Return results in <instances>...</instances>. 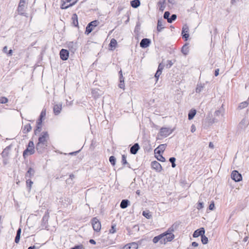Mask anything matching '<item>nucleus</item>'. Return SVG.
Here are the masks:
<instances>
[{
  "label": "nucleus",
  "mask_w": 249,
  "mask_h": 249,
  "mask_svg": "<svg viewBox=\"0 0 249 249\" xmlns=\"http://www.w3.org/2000/svg\"><path fill=\"white\" fill-rule=\"evenodd\" d=\"M35 152V150L34 142L32 141H30L27 148L23 152V156L25 158L26 156L33 155L34 154Z\"/></svg>",
  "instance_id": "1"
},
{
  "label": "nucleus",
  "mask_w": 249,
  "mask_h": 249,
  "mask_svg": "<svg viewBox=\"0 0 249 249\" xmlns=\"http://www.w3.org/2000/svg\"><path fill=\"white\" fill-rule=\"evenodd\" d=\"M174 226V225H173V226L169 228L166 231L162 233V234L165 235H164V238L165 239L166 243L168 242L171 241L175 237L174 234L172 233V232L174 231L173 228Z\"/></svg>",
  "instance_id": "2"
},
{
  "label": "nucleus",
  "mask_w": 249,
  "mask_h": 249,
  "mask_svg": "<svg viewBox=\"0 0 249 249\" xmlns=\"http://www.w3.org/2000/svg\"><path fill=\"white\" fill-rule=\"evenodd\" d=\"M49 212L48 210H47L44 215H43L42 220H41V227L42 229L48 230L49 225H48V220L49 218Z\"/></svg>",
  "instance_id": "3"
},
{
  "label": "nucleus",
  "mask_w": 249,
  "mask_h": 249,
  "mask_svg": "<svg viewBox=\"0 0 249 249\" xmlns=\"http://www.w3.org/2000/svg\"><path fill=\"white\" fill-rule=\"evenodd\" d=\"M49 136L47 132H42L38 138V143L39 144H47L48 145V140H49Z\"/></svg>",
  "instance_id": "4"
},
{
  "label": "nucleus",
  "mask_w": 249,
  "mask_h": 249,
  "mask_svg": "<svg viewBox=\"0 0 249 249\" xmlns=\"http://www.w3.org/2000/svg\"><path fill=\"white\" fill-rule=\"evenodd\" d=\"M99 23L97 20H95L89 22L87 26L85 34L88 35L93 30V28L96 27Z\"/></svg>",
  "instance_id": "5"
},
{
  "label": "nucleus",
  "mask_w": 249,
  "mask_h": 249,
  "mask_svg": "<svg viewBox=\"0 0 249 249\" xmlns=\"http://www.w3.org/2000/svg\"><path fill=\"white\" fill-rule=\"evenodd\" d=\"M173 132V129L167 127H161L159 133V136L167 137Z\"/></svg>",
  "instance_id": "6"
},
{
  "label": "nucleus",
  "mask_w": 249,
  "mask_h": 249,
  "mask_svg": "<svg viewBox=\"0 0 249 249\" xmlns=\"http://www.w3.org/2000/svg\"><path fill=\"white\" fill-rule=\"evenodd\" d=\"M91 224L95 231L98 232L100 231L101 228V223L97 217H93L91 219Z\"/></svg>",
  "instance_id": "7"
},
{
  "label": "nucleus",
  "mask_w": 249,
  "mask_h": 249,
  "mask_svg": "<svg viewBox=\"0 0 249 249\" xmlns=\"http://www.w3.org/2000/svg\"><path fill=\"white\" fill-rule=\"evenodd\" d=\"M231 178L235 182H239L242 179V177L241 174L236 170H233L231 172Z\"/></svg>",
  "instance_id": "8"
},
{
  "label": "nucleus",
  "mask_w": 249,
  "mask_h": 249,
  "mask_svg": "<svg viewBox=\"0 0 249 249\" xmlns=\"http://www.w3.org/2000/svg\"><path fill=\"white\" fill-rule=\"evenodd\" d=\"M60 57L62 60H68L69 56V52L67 50L62 49L60 51Z\"/></svg>",
  "instance_id": "9"
},
{
  "label": "nucleus",
  "mask_w": 249,
  "mask_h": 249,
  "mask_svg": "<svg viewBox=\"0 0 249 249\" xmlns=\"http://www.w3.org/2000/svg\"><path fill=\"white\" fill-rule=\"evenodd\" d=\"M62 105L61 103L55 104L53 107V112L55 115H58L61 112Z\"/></svg>",
  "instance_id": "10"
},
{
  "label": "nucleus",
  "mask_w": 249,
  "mask_h": 249,
  "mask_svg": "<svg viewBox=\"0 0 249 249\" xmlns=\"http://www.w3.org/2000/svg\"><path fill=\"white\" fill-rule=\"evenodd\" d=\"M25 6V0H20L18 6V11L19 14L21 15L24 14V8Z\"/></svg>",
  "instance_id": "11"
},
{
  "label": "nucleus",
  "mask_w": 249,
  "mask_h": 249,
  "mask_svg": "<svg viewBox=\"0 0 249 249\" xmlns=\"http://www.w3.org/2000/svg\"><path fill=\"white\" fill-rule=\"evenodd\" d=\"M67 46L69 50L74 53L77 48V42L71 41L67 43Z\"/></svg>",
  "instance_id": "12"
},
{
  "label": "nucleus",
  "mask_w": 249,
  "mask_h": 249,
  "mask_svg": "<svg viewBox=\"0 0 249 249\" xmlns=\"http://www.w3.org/2000/svg\"><path fill=\"white\" fill-rule=\"evenodd\" d=\"M151 43V40L149 38H144L142 39L140 46L142 48H146L148 47Z\"/></svg>",
  "instance_id": "13"
},
{
  "label": "nucleus",
  "mask_w": 249,
  "mask_h": 249,
  "mask_svg": "<svg viewBox=\"0 0 249 249\" xmlns=\"http://www.w3.org/2000/svg\"><path fill=\"white\" fill-rule=\"evenodd\" d=\"M205 231L204 228H200L194 231L193 234V236L195 238L198 237L199 236L201 237L202 235L205 234Z\"/></svg>",
  "instance_id": "14"
},
{
  "label": "nucleus",
  "mask_w": 249,
  "mask_h": 249,
  "mask_svg": "<svg viewBox=\"0 0 249 249\" xmlns=\"http://www.w3.org/2000/svg\"><path fill=\"white\" fill-rule=\"evenodd\" d=\"M166 147V144H161L158 146L157 148H156L155 150V154H160L163 153Z\"/></svg>",
  "instance_id": "15"
},
{
  "label": "nucleus",
  "mask_w": 249,
  "mask_h": 249,
  "mask_svg": "<svg viewBox=\"0 0 249 249\" xmlns=\"http://www.w3.org/2000/svg\"><path fill=\"white\" fill-rule=\"evenodd\" d=\"M151 167L157 172H160L162 170V166L158 161L155 160L151 162Z\"/></svg>",
  "instance_id": "16"
},
{
  "label": "nucleus",
  "mask_w": 249,
  "mask_h": 249,
  "mask_svg": "<svg viewBox=\"0 0 249 249\" xmlns=\"http://www.w3.org/2000/svg\"><path fill=\"white\" fill-rule=\"evenodd\" d=\"M42 123L41 120H37L36 122V125L34 130V134L36 135L39 134L42 130Z\"/></svg>",
  "instance_id": "17"
},
{
  "label": "nucleus",
  "mask_w": 249,
  "mask_h": 249,
  "mask_svg": "<svg viewBox=\"0 0 249 249\" xmlns=\"http://www.w3.org/2000/svg\"><path fill=\"white\" fill-rule=\"evenodd\" d=\"M47 146L48 145L47 144H39V143H37L36 149L38 153L42 154L44 152L45 149L46 148Z\"/></svg>",
  "instance_id": "18"
},
{
  "label": "nucleus",
  "mask_w": 249,
  "mask_h": 249,
  "mask_svg": "<svg viewBox=\"0 0 249 249\" xmlns=\"http://www.w3.org/2000/svg\"><path fill=\"white\" fill-rule=\"evenodd\" d=\"M12 148V145L6 146L1 153L2 158L9 157V152Z\"/></svg>",
  "instance_id": "19"
},
{
  "label": "nucleus",
  "mask_w": 249,
  "mask_h": 249,
  "mask_svg": "<svg viewBox=\"0 0 249 249\" xmlns=\"http://www.w3.org/2000/svg\"><path fill=\"white\" fill-rule=\"evenodd\" d=\"M189 29L187 27H183L182 30L181 35L182 38L184 39L185 41H187L189 37L188 34Z\"/></svg>",
  "instance_id": "20"
},
{
  "label": "nucleus",
  "mask_w": 249,
  "mask_h": 249,
  "mask_svg": "<svg viewBox=\"0 0 249 249\" xmlns=\"http://www.w3.org/2000/svg\"><path fill=\"white\" fill-rule=\"evenodd\" d=\"M140 149V146L138 143H135L134 145H133L130 149V152L131 154L135 155L137 154L138 150Z\"/></svg>",
  "instance_id": "21"
},
{
  "label": "nucleus",
  "mask_w": 249,
  "mask_h": 249,
  "mask_svg": "<svg viewBox=\"0 0 249 249\" xmlns=\"http://www.w3.org/2000/svg\"><path fill=\"white\" fill-rule=\"evenodd\" d=\"M138 244L135 242L127 244L123 247V249H138Z\"/></svg>",
  "instance_id": "22"
},
{
  "label": "nucleus",
  "mask_w": 249,
  "mask_h": 249,
  "mask_svg": "<svg viewBox=\"0 0 249 249\" xmlns=\"http://www.w3.org/2000/svg\"><path fill=\"white\" fill-rule=\"evenodd\" d=\"M35 173V170L32 167H29L25 174L26 178H32Z\"/></svg>",
  "instance_id": "23"
},
{
  "label": "nucleus",
  "mask_w": 249,
  "mask_h": 249,
  "mask_svg": "<svg viewBox=\"0 0 249 249\" xmlns=\"http://www.w3.org/2000/svg\"><path fill=\"white\" fill-rule=\"evenodd\" d=\"M75 1H72V3H67L64 0H62L60 8L62 9H66L70 7L73 6L75 4Z\"/></svg>",
  "instance_id": "24"
},
{
  "label": "nucleus",
  "mask_w": 249,
  "mask_h": 249,
  "mask_svg": "<svg viewBox=\"0 0 249 249\" xmlns=\"http://www.w3.org/2000/svg\"><path fill=\"white\" fill-rule=\"evenodd\" d=\"M189 44L188 43H186L181 48V53L185 55H186L188 54L189 52Z\"/></svg>",
  "instance_id": "25"
},
{
  "label": "nucleus",
  "mask_w": 249,
  "mask_h": 249,
  "mask_svg": "<svg viewBox=\"0 0 249 249\" xmlns=\"http://www.w3.org/2000/svg\"><path fill=\"white\" fill-rule=\"evenodd\" d=\"M121 163L124 167L126 166L129 168H131L130 164L127 161L126 156L124 154L122 155Z\"/></svg>",
  "instance_id": "26"
},
{
  "label": "nucleus",
  "mask_w": 249,
  "mask_h": 249,
  "mask_svg": "<svg viewBox=\"0 0 249 249\" xmlns=\"http://www.w3.org/2000/svg\"><path fill=\"white\" fill-rule=\"evenodd\" d=\"M61 202L64 207H67L72 203V199L69 197H65L62 200Z\"/></svg>",
  "instance_id": "27"
},
{
  "label": "nucleus",
  "mask_w": 249,
  "mask_h": 249,
  "mask_svg": "<svg viewBox=\"0 0 249 249\" xmlns=\"http://www.w3.org/2000/svg\"><path fill=\"white\" fill-rule=\"evenodd\" d=\"M72 25L75 27H78V16L76 14H73L71 17Z\"/></svg>",
  "instance_id": "28"
},
{
  "label": "nucleus",
  "mask_w": 249,
  "mask_h": 249,
  "mask_svg": "<svg viewBox=\"0 0 249 249\" xmlns=\"http://www.w3.org/2000/svg\"><path fill=\"white\" fill-rule=\"evenodd\" d=\"M130 202L127 199H123L122 200L120 204V207L122 209H125L129 205Z\"/></svg>",
  "instance_id": "29"
},
{
  "label": "nucleus",
  "mask_w": 249,
  "mask_h": 249,
  "mask_svg": "<svg viewBox=\"0 0 249 249\" xmlns=\"http://www.w3.org/2000/svg\"><path fill=\"white\" fill-rule=\"evenodd\" d=\"M32 129V127L30 124H27L25 125L22 128V132L24 134H26L28 132H30Z\"/></svg>",
  "instance_id": "30"
},
{
  "label": "nucleus",
  "mask_w": 249,
  "mask_h": 249,
  "mask_svg": "<svg viewBox=\"0 0 249 249\" xmlns=\"http://www.w3.org/2000/svg\"><path fill=\"white\" fill-rule=\"evenodd\" d=\"M163 21L162 19H159L158 20L157 23V30L158 32H160L161 31L162 29L164 28V27L163 26Z\"/></svg>",
  "instance_id": "31"
},
{
  "label": "nucleus",
  "mask_w": 249,
  "mask_h": 249,
  "mask_svg": "<svg viewBox=\"0 0 249 249\" xmlns=\"http://www.w3.org/2000/svg\"><path fill=\"white\" fill-rule=\"evenodd\" d=\"M131 6L134 8L138 7L141 4L140 0H133L130 2Z\"/></svg>",
  "instance_id": "32"
},
{
  "label": "nucleus",
  "mask_w": 249,
  "mask_h": 249,
  "mask_svg": "<svg viewBox=\"0 0 249 249\" xmlns=\"http://www.w3.org/2000/svg\"><path fill=\"white\" fill-rule=\"evenodd\" d=\"M196 114V110L194 109H191L188 113V119L189 120L193 119Z\"/></svg>",
  "instance_id": "33"
},
{
  "label": "nucleus",
  "mask_w": 249,
  "mask_h": 249,
  "mask_svg": "<svg viewBox=\"0 0 249 249\" xmlns=\"http://www.w3.org/2000/svg\"><path fill=\"white\" fill-rule=\"evenodd\" d=\"M165 2V0H163L162 1L160 0L158 2V5L160 6L159 10L160 11L162 12L165 9L164 3Z\"/></svg>",
  "instance_id": "34"
},
{
  "label": "nucleus",
  "mask_w": 249,
  "mask_h": 249,
  "mask_svg": "<svg viewBox=\"0 0 249 249\" xmlns=\"http://www.w3.org/2000/svg\"><path fill=\"white\" fill-rule=\"evenodd\" d=\"M142 214L147 219H151L152 217V214L149 211H144L142 212Z\"/></svg>",
  "instance_id": "35"
},
{
  "label": "nucleus",
  "mask_w": 249,
  "mask_h": 249,
  "mask_svg": "<svg viewBox=\"0 0 249 249\" xmlns=\"http://www.w3.org/2000/svg\"><path fill=\"white\" fill-rule=\"evenodd\" d=\"M117 44V42L116 40L114 38H112L109 43V46L110 48H115Z\"/></svg>",
  "instance_id": "36"
},
{
  "label": "nucleus",
  "mask_w": 249,
  "mask_h": 249,
  "mask_svg": "<svg viewBox=\"0 0 249 249\" xmlns=\"http://www.w3.org/2000/svg\"><path fill=\"white\" fill-rule=\"evenodd\" d=\"M155 157L157 160H158L159 161H160L161 162H164L165 161V158L162 156L161 154H156Z\"/></svg>",
  "instance_id": "37"
},
{
  "label": "nucleus",
  "mask_w": 249,
  "mask_h": 249,
  "mask_svg": "<svg viewBox=\"0 0 249 249\" xmlns=\"http://www.w3.org/2000/svg\"><path fill=\"white\" fill-rule=\"evenodd\" d=\"M26 186L28 188L29 190H31L32 185L33 184V182L30 179V178H26Z\"/></svg>",
  "instance_id": "38"
},
{
  "label": "nucleus",
  "mask_w": 249,
  "mask_h": 249,
  "mask_svg": "<svg viewBox=\"0 0 249 249\" xmlns=\"http://www.w3.org/2000/svg\"><path fill=\"white\" fill-rule=\"evenodd\" d=\"M46 109L45 108H43L41 112L39 119L38 120H41V122H42L43 118L46 116Z\"/></svg>",
  "instance_id": "39"
},
{
  "label": "nucleus",
  "mask_w": 249,
  "mask_h": 249,
  "mask_svg": "<svg viewBox=\"0 0 249 249\" xmlns=\"http://www.w3.org/2000/svg\"><path fill=\"white\" fill-rule=\"evenodd\" d=\"M248 104L249 103L248 101L243 102L239 104L238 107L241 109H243L247 107L248 106Z\"/></svg>",
  "instance_id": "40"
},
{
  "label": "nucleus",
  "mask_w": 249,
  "mask_h": 249,
  "mask_svg": "<svg viewBox=\"0 0 249 249\" xmlns=\"http://www.w3.org/2000/svg\"><path fill=\"white\" fill-rule=\"evenodd\" d=\"M204 88V86L201 84H197V87L196 89V91L197 93H200Z\"/></svg>",
  "instance_id": "41"
},
{
  "label": "nucleus",
  "mask_w": 249,
  "mask_h": 249,
  "mask_svg": "<svg viewBox=\"0 0 249 249\" xmlns=\"http://www.w3.org/2000/svg\"><path fill=\"white\" fill-rule=\"evenodd\" d=\"M201 240L203 244H207L208 242V238L204 234L201 237Z\"/></svg>",
  "instance_id": "42"
},
{
  "label": "nucleus",
  "mask_w": 249,
  "mask_h": 249,
  "mask_svg": "<svg viewBox=\"0 0 249 249\" xmlns=\"http://www.w3.org/2000/svg\"><path fill=\"white\" fill-rule=\"evenodd\" d=\"M177 19V15L176 14H172L171 16L168 19V22L171 23Z\"/></svg>",
  "instance_id": "43"
},
{
  "label": "nucleus",
  "mask_w": 249,
  "mask_h": 249,
  "mask_svg": "<svg viewBox=\"0 0 249 249\" xmlns=\"http://www.w3.org/2000/svg\"><path fill=\"white\" fill-rule=\"evenodd\" d=\"M223 111L222 109H218V110H216L214 113V116L215 117H218V116H219L220 115H223Z\"/></svg>",
  "instance_id": "44"
},
{
  "label": "nucleus",
  "mask_w": 249,
  "mask_h": 249,
  "mask_svg": "<svg viewBox=\"0 0 249 249\" xmlns=\"http://www.w3.org/2000/svg\"><path fill=\"white\" fill-rule=\"evenodd\" d=\"M116 158L114 156H111L109 158V162L112 166H114L116 164Z\"/></svg>",
  "instance_id": "45"
},
{
  "label": "nucleus",
  "mask_w": 249,
  "mask_h": 249,
  "mask_svg": "<svg viewBox=\"0 0 249 249\" xmlns=\"http://www.w3.org/2000/svg\"><path fill=\"white\" fill-rule=\"evenodd\" d=\"M169 160L172 164V167L173 168H175L176 166V164L175 163L176 158L175 157H171Z\"/></svg>",
  "instance_id": "46"
},
{
  "label": "nucleus",
  "mask_w": 249,
  "mask_h": 249,
  "mask_svg": "<svg viewBox=\"0 0 249 249\" xmlns=\"http://www.w3.org/2000/svg\"><path fill=\"white\" fill-rule=\"evenodd\" d=\"M161 237V235H159L154 237L153 239V242L155 244L157 243L158 242H160V239Z\"/></svg>",
  "instance_id": "47"
},
{
  "label": "nucleus",
  "mask_w": 249,
  "mask_h": 249,
  "mask_svg": "<svg viewBox=\"0 0 249 249\" xmlns=\"http://www.w3.org/2000/svg\"><path fill=\"white\" fill-rule=\"evenodd\" d=\"M8 100L5 97H0V104H6L8 102Z\"/></svg>",
  "instance_id": "48"
},
{
  "label": "nucleus",
  "mask_w": 249,
  "mask_h": 249,
  "mask_svg": "<svg viewBox=\"0 0 249 249\" xmlns=\"http://www.w3.org/2000/svg\"><path fill=\"white\" fill-rule=\"evenodd\" d=\"M203 207H204L203 202H201L200 200H199L197 204L196 208L198 210H200V209H202L203 208Z\"/></svg>",
  "instance_id": "49"
},
{
  "label": "nucleus",
  "mask_w": 249,
  "mask_h": 249,
  "mask_svg": "<svg viewBox=\"0 0 249 249\" xmlns=\"http://www.w3.org/2000/svg\"><path fill=\"white\" fill-rule=\"evenodd\" d=\"M109 233H114L116 232V225L115 224H112L111 225V229L109 230Z\"/></svg>",
  "instance_id": "50"
},
{
  "label": "nucleus",
  "mask_w": 249,
  "mask_h": 249,
  "mask_svg": "<svg viewBox=\"0 0 249 249\" xmlns=\"http://www.w3.org/2000/svg\"><path fill=\"white\" fill-rule=\"evenodd\" d=\"M239 125H240V126L241 127H243V126H244L245 127V126L247 125V120L246 119L244 118L240 122V124H239Z\"/></svg>",
  "instance_id": "51"
},
{
  "label": "nucleus",
  "mask_w": 249,
  "mask_h": 249,
  "mask_svg": "<svg viewBox=\"0 0 249 249\" xmlns=\"http://www.w3.org/2000/svg\"><path fill=\"white\" fill-rule=\"evenodd\" d=\"M160 235H161V237L160 239V244H165L166 243V242L164 238L165 235L162 234V233L160 234Z\"/></svg>",
  "instance_id": "52"
},
{
  "label": "nucleus",
  "mask_w": 249,
  "mask_h": 249,
  "mask_svg": "<svg viewBox=\"0 0 249 249\" xmlns=\"http://www.w3.org/2000/svg\"><path fill=\"white\" fill-rule=\"evenodd\" d=\"M170 13L169 11H166L165 12V13H164V15H163V18L164 19H166L168 20V19L169 18V16H170Z\"/></svg>",
  "instance_id": "53"
},
{
  "label": "nucleus",
  "mask_w": 249,
  "mask_h": 249,
  "mask_svg": "<svg viewBox=\"0 0 249 249\" xmlns=\"http://www.w3.org/2000/svg\"><path fill=\"white\" fill-rule=\"evenodd\" d=\"M218 121V119L215 118H212V119H210L209 120V123L210 124H213L214 123L217 122Z\"/></svg>",
  "instance_id": "54"
},
{
  "label": "nucleus",
  "mask_w": 249,
  "mask_h": 249,
  "mask_svg": "<svg viewBox=\"0 0 249 249\" xmlns=\"http://www.w3.org/2000/svg\"><path fill=\"white\" fill-rule=\"evenodd\" d=\"M119 80H120V82H124V78L123 77V73H122V70H121L119 72Z\"/></svg>",
  "instance_id": "55"
},
{
  "label": "nucleus",
  "mask_w": 249,
  "mask_h": 249,
  "mask_svg": "<svg viewBox=\"0 0 249 249\" xmlns=\"http://www.w3.org/2000/svg\"><path fill=\"white\" fill-rule=\"evenodd\" d=\"M9 157L2 158V163L4 165H6L8 163Z\"/></svg>",
  "instance_id": "56"
},
{
  "label": "nucleus",
  "mask_w": 249,
  "mask_h": 249,
  "mask_svg": "<svg viewBox=\"0 0 249 249\" xmlns=\"http://www.w3.org/2000/svg\"><path fill=\"white\" fill-rule=\"evenodd\" d=\"M163 68H164V65H162L161 63H160L159 65L157 71L160 72H162V71L163 69Z\"/></svg>",
  "instance_id": "57"
},
{
  "label": "nucleus",
  "mask_w": 249,
  "mask_h": 249,
  "mask_svg": "<svg viewBox=\"0 0 249 249\" xmlns=\"http://www.w3.org/2000/svg\"><path fill=\"white\" fill-rule=\"evenodd\" d=\"M214 208V203L213 201H212L209 206V209L210 210L213 211V210Z\"/></svg>",
  "instance_id": "58"
},
{
  "label": "nucleus",
  "mask_w": 249,
  "mask_h": 249,
  "mask_svg": "<svg viewBox=\"0 0 249 249\" xmlns=\"http://www.w3.org/2000/svg\"><path fill=\"white\" fill-rule=\"evenodd\" d=\"M173 63L172 62V61L168 60L167 61L166 67L168 68H169L173 65Z\"/></svg>",
  "instance_id": "59"
},
{
  "label": "nucleus",
  "mask_w": 249,
  "mask_h": 249,
  "mask_svg": "<svg viewBox=\"0 0 249 249\" xmlns=\"http://www.w3.org/2000/svg\"><path fill=\"white\" fill-rule=\"evenodd\" d=\"M20 238V235H16L15 239V243L17 244H18L19 242Z\"/></svg>",
  "instance_id": "60"
},
{
  "label": "nucleus",
  "mask_w": 249,
  "mask_h": 249,
  "mask_svg": "<svg viewBox=\"0 0 249 249\" xmlns=\"http://www.w3.org/2000/svg\"><path fill=\"white\" fill-rule=\"evenodd\" d=\"M161 72H160V71H157L155 74V77L157 79V80H158L160 75L161 74Z\"/></svg>",
  "instance_id": "61"
},
{
  "label": "nucleus",
  "mask_w": 249,
  "mask_h": 249,
  "mask_svg": "<svg viewBox=\"0 0 249 249\" xmlns=\"http://www.w3.org/2000/svg\"><path fill=\"white\" fill-rule=\"evenodd\" d=\"M119 87L121 89H124V82H120V84H119Z\"/></svg>",
  "instance_id": "62"
},
{
  "label": "nucleus",
  "mask_w": 249,
  "mask_h": 249,
  "mask_svg": "<svg viewBox=\"0 0 249 249\" xmlns=\"http://www.w3.org/2000/svg\"><path fill=\"white\" fill-rule=\"evenodd\" d=\"M196 130V126L195 125V124H192L191 125V131L193 133Z\"/></svg>",
  "instance_id": "63"
},
{
  "label": "nucleus",
  "mask_w": 249,
  "mask_h": 249,
  "mask_svg": "<svg viewBox=\"0 0 249 249\" xmlns=\"http://www.w3.org/2000/svg\"><path fill=\"white\" fill-rule=\"evenodd\" d=\"M82 246H81V245H77V246H74L73 248V249H82Z\"/></svg>",
  "instance_id": "64"
}]
</instances>
